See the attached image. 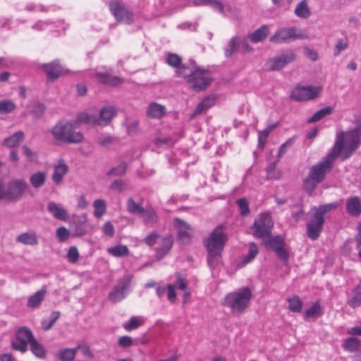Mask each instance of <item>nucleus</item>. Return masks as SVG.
<instances>
[{
  "instance_id": "nucleus-34",
  "label": "nucleus",
  "mask_w": 361,
  "mask_h": 361,
  "mask_svg": "<svg viewBox=\"0 0 361 361\" xmlns=\"http://www.w3.org/2000/svg\"><path fill=\"white\" fill-rule=\"evenodd\" d=\"M67 172L68 167L64 163H61L56 166L52 176L54 182L56 184H59Z\"/></svg>"
},
{
  "instance_id": "nucleus-42",
  "label": "nucleus",
  "mask_w": 361,
  "mask_h": 361,
  "mask_svg": "<svg viewBox=\"0 0 361 361\" xmlns=\"http://www.w3.org/2000/svg\"><path fill=\"white\" fill-rule=\"evenodd\" d=\"M127 211L130 214L140 215L144 212V207L139 203H136L131 197L128 198L126 202Z\"/></svg>"
},
{
  "instance_id": "nucleus-19",
  "label": "nucleus",
  "mask_w": 361,
  "mask_h": 361,
  "mask_svg": "<svg viewBox=\"0 0 361 361\" xmlns=\"http://www.w3.org/2000/svg\"><path fill=\"white\" fill-rule=\"evenodd\" d=\"M116 114V111L114 107L111 106H105L102 107L100 110L99 116L97 117L98 126H107Z\"/></svg>"
},
{
  "instance_id": "nucleus-49",
  "label": "nucleus",
  "mask_w": 361,
  "mask_h": 361,
  "mask_svg": "<svg viewBox=\"0 0 361 361\" xmlns=\"http://www.w3.org/2000/svg\"><path fill=\"white\" fill-rule=\"evenodd\" d=\"M85 221L86 219L84 217V220L80 221L75 224L72 234L73 237L83 236L87 233Z\"/></svg>"
},
{
  "instance_id": "nucleus-47",
  "label": "nucleus",
  "mask_w": 361,
  "mask_h": 361,
  "mask_svg": "<svg viewBox=\"0 0 361 361\" xmlns=\"http://www.w3.org/2000/svg\"><path fill=\"white\" fill-rule=\"evenodd\" d=\"M46 110V106L41 102H35L31 109V114L35 119H39L42 117Z\"/></svg>"
},
{
  "instance_id": "nucleus-56",
  "label": "nucleus",
  "mask_w": 361,
  "mask_h": 361,
  "mask_svg": "<svg viewBox=\"0 0 361 361\" xmlns=\"http://www.w3.org/2000/svg\"><path fill=\"white\" fill-rule=\"evenodd\" d=\"M348 47V42L347 39H339L336 42L334 51V56H338L341 51L346 49Z\"/></svg>"
},
{
  "instance_id": "nucleus-43",
  "label": "nucleus",
  "mask_w": 361,
  "mask_h": 361,
  "mask_svg": "<svg viewBox=\"0 0 361 361\" xmlns=\"http://www.w3.org/2000/svg\"><path fill=\"white\" fill-rule=\"evenodd\" d=\"M258 252L259 249L257 245L255 243H250L248 253L243 257L242 260L243 264H247L252 262L256 257Z\"/></svg>"
},
{
  "instance_id": "nucleus-22",
  "label": "nucleus",
  "mask_w": 361,
  "mask_h": 361,
  "mask_svg": "<svg viewBox=\"0 0 361 361\" xmlns=\"http://www.w3.org/2000/svg\"><path fill=\"white\" fill-rule=\"evenodd\" d=\"M198 68L196 66V63L194 60L190 61V64L182 63L181 66L177 69L176 73L178 77L187 79L189 81V78H192L193 73L196 72V68Z\"/></svg>"
},
{
  "instance_id": "nucleus-17",
  "label": "nucleus",
  "mask_w": 361,
  "mask_h": 361,
  "mask_svg": "<svg viewBox=\"0 0 361 361\" xmlns=\"http://www.w3.org/2000/svg\"><path fill=\"white\" fill-rule=\"evenodd\" d=\"M41 67L46 73L47 78L51 80L57 79L67 72V70L60 64L59 61L58 60L44 63Z\"/></svg>"
},
{
  "instance_id": "nucleus-51",
  "label": "nucleus",
  "mask_w": 361,
  "mask_h": 361,
  "mask_svg": "<svg viewBox=\"0 0 361 361\" xmlns=\"http://www.w3.org/2000/svg\"><path fill=\"white\" fill-rule=\"evenodd\" d=\"M166 63L171 67L178 69L182 64V59L176 54L169 53Z\"/></svg>"
},
{
  "instance_id": "nucleus-15",
  "label": "nucleus",
  "mask_w": 361,
  "mask_h": 361,
  "mask_svg": "<svg viewBox=\"0 0 361 361\" xmlns=\"http://www.w3.org/2000/svg\"><path fill=\"white\" fill-rule=\"evenodd\" d=\"M174 226L177 231V240L181 245L189 244L193 235V228L185 221L179 219H174Z\"/></svg>"
},
{
  "instance_id": "nucleus-61",
  "label": "nucleus",
  "mask_w": 361,
  "mask_h": 361,
  "mask_svg": "<svg viewBox=\"0 0 361 361\" xmlns=\"http://www.w3.org/2000/svg\"><path fill=\"white\" fill-rule=\"evenodd\" d=\"M23 150L24 155L27 157L29 161H34L37 158V153L32 151L30 148H29L27 145H23L22 147Z\"/></svg>"
},
{
  "instance_id": "nucleus-46",
  "label": "nucleus",
  "mask_w": 361,
  "mask_h": 361,
  "mask_svg": "<svg viewBox=\"0 0 361 361\" xmlns=\"http://www.w3.org/2000/svg\"><path fill=\"white\" fill-rule=\"evenodd\" d=\"M16 109V104L11 100H0V114H8Z\"/></svg>"
},
{
  "instance_id": "nucleus-38",
  "label": "nucleus",
  "mask_w": 361,
  "mask_h": 361,
  "mask_svg": "<svg viewBox=\"0 0 361 361\" xmlns=\"http://www.w3.org/2000/svg\"><path fill=\"white\" fill-rule=\"evenodd\" d=\"M348 304L353 308L361 305V285H357L353 290V295L348 299Z\"/></svg>"
},
{
  "instance_id": "nucleus-26",
  "label": "nucleus",
  "mask_w": 361,
  "mask_h": 361,
  "mask_svg": "<svg viewBox=\"0 0 361 361\" xmlns=\"http://www.w3.org/2000/svg\"><path fill=\"white\" fill-rule=\"evenodd\" d=\"M95 77L100 82L111 86H117L123 82L122 78L118 76H113L107 73L97 72L95 73Z\"/></svg>"
},
{
  "instance_id": "nucleus-31",
  "label": "nucleus",
  "mask_w": 361,
  "mask_h": 361,
  "mask_svg": "<svg viewBox=\"0 0 361 361\" xmlns=\"http://www.w3.org/2000/svg\"><path fill=\"white\" fill-rule=\"evenodd\" d=\"M322 308L318 301L313 303V305L307 308L304 313V319H307L310 318H317L322 315Z\"/></svg>"
},
{
  "instance_id": "nucleus-40",
  "label": "nucleus",
  "mask_w": 361,
  "mask_h": 361,
  "mask_svg": "<svg viewBox=\"0 0 361 361\" xmlns=\"http://www.w3.org/2000/svg\"><path fill=\"white\" fill-rule=\"evenodd\" d=\"M30 345L32 353L36 357L41 359H43L46 357V350L44 347L41 343H39L35 338L31 341Z\"/></svg>"
},
{
  "instance_id": "nucleus-13",
  "label": "nucleus",
  "mask_w": 361,
  "mask_h": 361,
  "mask_svg": "<svg viewBox=\"0 0 361 361\" xmlns=\"http://www.w3.org/2000/svg\"><path fill=\"white\" fill-rule=\"evenodd\" d=\"M109 9L118 22L131 24L133 23V14L123 3L114 1L109 3Z\"/></svg>"
},
{
  "instance_id": "nucleus-3",
  "label": "nucleus",
  "mask_w": 361,
  "mask_h": 361,
  "mask_svg": "<svg viewBox=\"0 0 361 361\" xmlns=\"http://www.w3.org/2000/svg\"><path fill=\"white\" fill-rule=\"evenodd\" d=\"M77 121H60L52 128L51 133L57 142L63 143H79L84 137L80 132L75 131Z\"/></svg>"
},
{
  "instance_id": "nucleus-53",
  "label": "nucleus",
  "mask_w": 361,
  "mask_h": 361,
  "mask_svg": "<svg viewBox=\"0 0 361 361\" xmlns=\"http://www.w3.org/2000/svg\"><path fill=\"white\" fill-rule=\"evenodd\" d=\"M221 255V253L218 252H208L207 264L212 269L219 264Z\"/></svg>"
},
{
  "instance_id": "nucleus-41",
  "label": "nucleus",
  "mask_w": 361,
  "mask_h": 361,
  "mask_svg": "<svg viewBox=\"0 0 361 361\" xmlns=\"http://www.w3.org/2000/svg\"><path fill=\"white\" fill-rule=\"evenodd\" d=\"M60 315L61 313L59 311L52 312L48 319H43L42 321V329L44 331H48L51 329L55 322L59 318Z\"/></svg>"
},
{
  "instance_id": "nucleus-12",
  "label": "nucleus",
  "mask_w": 361,
  "mask_h": 361,
  "mask_svg": "<svg viewBox=\"0 0 361 361\" xmlns=\"http://www.w3.org/2000/svg\"><path fill=\"white\" fill-rule=\"evenodd\" d=\"M264 244L270 247L276 255L283 262L287 263L289 259V253L285 249V240L281 235L269 236L264 240Z\"/></svg>"
},
{
  "instance_id": "nucleus-35",
  "label": "nucleus",
  "mask_w": 361,
  "mask_h": 361,
  "mask_svg": "<svg viewBox=\"0 0 361 361\" xmlns=\"http://www.w3.org/2000/svg\"><path fill=\"white\" fill-rule=\"evenodd\" d=\"M47 179V173L44 172H37L30 177V182L35 188H39L45 183Z\"/></svg>"
},
{
  "instance_id": "nucleus-58",
  "label": "nucleus",
  "mask_w": 361,
  "mask_h": 361,
  "mask_svg": "<svg viewBox=\"0 0 361 361\" xmlns=\"http://www.w3.org/2000/svg\"><path fill=\"white\" fill-rule=\"evenodd\" d=\"M161 238V236L157 233H152L145 237L144 241L147 245L152 247L156 243H159Z\"/></svg>"
},
{
  "instance_id": "nucleus-9",
  "label": "nucleus",
  "mask_w": 361,
  "mask_h": 361,
  "mask_svg": "<svg viewBox=\"0 0 361 361\" xmlns=\"http://www.w3.org/2000/svg\"><path fill=\"white\" fill-rule=\"evenodd\" d=\"M297 32L298 29L295 27H281L270 37L269 41L274 44H281L305 38L304 35Z\"/></svg>"
},
{
  "instance_id": "nucleus-57",
  "label": "nucleus",
  "mask_w": 361,
  "mask_h": 361,
  "mask_svg": "<svg viewBox=\"0 0 361 361\" xmlns=\"http://www.w3.org/2000/svg\"><path fill=\"white\" fill-rule=\"evenodd\" d=\"M126 130L129 135H137L140 132L139 121L135 120L129 123L126 127Z\"/></svg>"
},
{
  "instance_id": "nucleus-16",
  "label": "nucleus",
  "mask_w": 361,
  "mask_h": 361,
  "mask_svg": "<svg viewBox=\"0 0 361 361\" xmlns=\"http://www.w3.org/2000/svg\"><path fill=\"white\" fill-rule=\"evenodd\" d=\"M207 72L206 69L197 68L196 72L193 73L192 78H189L188 82L191 85L193 90L196 91H202L205 90L212 81V78L207 77L204 73Z\"/></svg>"
},
{
  "instance_id": "nucleus-48",
  "label": "nucleus",
  "mask_w": 361,
  "mask_h": 361,
  "mask_svg": "<svg viewBox=\"0 0 361 361\" xmlns=\"http://www.w3.org/2000/svg\"><path fill=\"white\" fill-rule=\"evenodd\" d=\"M93 206L94 208V214L97 218H100L106 212V204L104 201L102 200H96Z\"/></svg>"
},
{
  "instance_id": "nucleus-55",
  "label": "nucleus",
  "mask_w": 361,
  "mask_h": 361,
  "mask_svg": "<svg viewBox=\"0 0 361 361\" xmlns=\"http://www.w3.org/2000/svg\"><path fill=\"white\" fill-rule=\"evenodd\" d=\"M141 325L142 322L135 316H133L130 318L128 322L123 325V328L126 331H130L138 328Z\"/></svg>"
},
{
  "instance_id": "nucleus-20",
  "label": "nucleus",
  "mask_w": 361,
  "mask_h": 361,
  "mask_svg": "<svg viewBox=\"0 0 361 361\" xmlns=\"http://www.w3.org/2000/svg\"><path fill=\"white\" fill-rule=\"evenodd\" d=\"M345 209L352 216L358 217L361 214V200L357 196L349 197L346 200Z\"/></svg>"
},
{
  "instance_id": "nucleus-11",
  "label": "nucleus",
  "mask_w": 361,
  "mask_h": 361,
  "mask_svg": "<svg viewBox=\"0 0 361 361\" xmlns=\"http://www.w3.org/2000/svg\"><path fill=\"white\" fill-rule=\"evenodd\" d=\"M272 226L271 216L268 214H262L252 225L254 235L259 238H268L271 235Z\"/></svg>"
},
{
  "instance_id": "nucleus-10",
  "label": "nucleus",
  "mask_w": 361,
  "mask_h": 361,
  "mask_svg": "<svg viewBox=\"0 0 361 361\" xmlns=\"http://www.w3.org/2000/svg\"><path fill=\"white\" fill-rule=\"evenodd\" d=\"M321 87L312 86H298L290 92V98L295 102L312 100L317 98Z\"/></svg>"
},
{
  "instance_id": "nucleus-27",
  "label": "nucleus",
  "mask_w": 361,
  "mask_h": 361,
  "mask_svg": "<svg viewBox=\"0 0 361 361\" xmlns=\"http://www.w3.org/2000/svg\"><path fill=\"white\" fill-rule=\"evenodd\" d=\"M140 216L142 218V221L145 224L154 225L159 221V216L152 206L146 207L144 209V212L140 214Z\"/></svg>"
},
{
  "instance_id": "nucleus-18",
  "label": "nucleus",
  "mask_w": 361,
  "mask_h": 361,
  "mask_svg": "<svg viewBox=\"0 0 361 361\" xmlns=\"http://www.w3.org/2000/svg\"><path fill=\"white\" fill-rule=\"evenodd\" d=\"M173 243L171 235L161 236L159 241V247L157 248L156 257L157 259H162L171 250Z\"/></svg>"
},
{
  "instance_id": "nucleus-21",
  "label": "nucleus",
  "mask_w": 361,
  "mask_h": 361,
  "mask_svg": "<svg viewBox=\"0 0 361 361\" xmlns=\"http://www.w3.org/2000/svg\"><path fill=\"white\" fill-rule=\"evenodd\" d=\"M47 293V288L43 286L40 290L30 295L27 302V307L31 309H35L40 306L44 300Z\"/></svg>"
},
{
  "instance_id": "nucleus-44",
  "label": "nucleus",
  "mask_w": 361,
  "mask_h": 361,
  "mask_svg": "<svg viewBox=\"0 0 361 361\" xmlns=\"http://www.w3.org/2000/svg\"><path fill=\"white\" fill-rule=\"evenodd\" d=\"M77 122L83 123L85 124H90L93 126H98L97 116L89 114L85 112L80 113L77 117Z\"/></svg>"
},
{
  "instance_id": "nucleus-6",
  "label": "nucleus",
  "mask_w": 361,
  "mask_h": 361,
  "mask_svg": "<svg viewBox=\"0 0 361 361\" xmlns=\"http://www.w3.org/2000/svg\"><path fill=\"white\" fill-rule=\"evenodd\" d=\"M296 59V54L292 49H288L281 54L269 59L264 65L267 71H279Z\"/></svg>"
},
{
  "instance_id": "nucleus-7",
  "label": "nucleus",
  "mask_w": 361,
  "mask_h": 361,
  "mask_svg": "<svg viewBox=\"0 0 361 361\" xmlns=\"http://www.w3.org/2000/svg\"><path fill=\"white\" fill-rule=\"evenodd\" d=\"M27 188L28 185L24 180H13L8 183L6 188L4 185V200L18 201Z\"/></svg>"
},
{
  "instance_id": "nucleus-37",
  "label": "nucleus",
  "mask_w": 361,
  "mask_h": 361,
  "mask_svg": "<svg viewBox=\"0 0 361 361\" xmlns=\"http://www.w3.org/2000/svg\"><path fill=\"white\" fill-rule=\"evenodd\" d=\"M287 301L290 312L298 313L302 311L303 302L298 295L288 298Z\"/></svg>"
},
{
  "instance_id": "nucleus-8",
  "label": "nucleus",
  "mask_w": 361,
  "mask_h": 361,
  "mask_svg": "<svg viewBox=\"0 0 361 361\" xmlns=\"http://www.w3.org/2000/svg\"><path fill=\"white\" fill-rule=\"evenodd\" d=\"M133 279V276L132 274H126L119 279L117 284L109 293L108 296L109 300L111 302L116 303L124 299Z\"/></svg>"
},
{
  "instance_id": "nucleus-23",
  "label": "nucleus",
  "mask_w": 361,
  "mask_h": 361,
  "mask_svg": "<svg viewBox=\"0 0 361 361\" xmlns=\"http://www.w3.org/2000/svg\"><path fill=\"white\" fill-rule=\"evenodd\" d=\"M47 210L56 219L66 221L68 218V214L66 210L54 202H50L48 203Z\"/></svg>"
},
{
  "instance_id": "nucleus-36",
  "label": "nucleus",
  "mask_w": 361,
  "mask_h": 361,
  "mask_svg": "<svg viewBox=\"0 0 361 361\" xmlns=\"http://www.w3.org/2000/svg\"><path fill=\"white\" fill-rule=\"evenodd\" d=\"M333 107L326 106L316 111L310 118H308V123H314L322 120L326 116L330 115L333 112Z\"/></svg>"
},
{
  "instance_id": "nucleus-45",
  "label": "nucleus",
  "mask_w": 361,
  "mask_h": 361,
  "mask_svg": "<svg viewBox=\"0 0 361 361\" xmlns=\"http://www.w3.org/2000/svg\"><path fill=\"white\" fill-rule=\"evenodd\" d=\"M361 346V341L355 337H350L345 339L343 348L350 352H354Z\"/></svg>"
},
{
  "instance_id": "nucleus-33",
  "label": "nucleus",
  "mask_w": 361,
  "mask_h": 361,
  "mask_svg": "<svg viewBox=\"0 0 361 361\" xmlns=\"http://www.w3.org/2000/svg\"><path fill=\"white\" fill-rule=\"evenodd\" d=\"M78 348H63L59 350L57 357L60 361H74Z\"/></svg>"
},
{
  "instance_id": "nucleus-63",
  "label": "nucleus",
  "mask_w": 361,
  "mask_h": 361,
  "mask_svg": "<svg viewBox=\"0 0 361 361\" xmlns=\"http://www.w3.org/2000/svg\"><path fill=\"white\" fill-rule=\"evenodd\" d=\"M125 183L122 180H114L109 186V189L121 192L125 188Z\"/></svg>"
},
{
  "instance_id": "nucleus-30",
  "label": "nucleus",
  "mask_w": 361,
  "mask_h": 361,
  "mask_svg": "<svg viewBox=\"0 0 361 361\" xmlns=\"http://www.w3.org/2000/svg\"><path fill=\"white\" fill-rule=\"evenodd\" d=\"M240 45L238 37H233L228 42L227 46L224 48V54L226 58L231 57L239 49Z\"/></svg>"
},
{
  "instance_id": "nucleus-25",
  "label": "nucleus",
  "mask_w": 361,
  "mask_h": 361,
  "mask_svg": "<svg viewBox=\"0 0 361 361\" xmlns=\"http://www.w3.org/2000/svg\"><path fill=\"white\" fill-rule=\"evenodd\" d=\"M146 114L151 118H161L166 114V108L164 106L157 102H152L148 106Z\"/></svg>"
},
{
  "instance_id": "nucleus-52",
  "label": "nucleus",
  "mask_w": 361,
  "mask_h": 361,
  "mask_svg": "<svg viewBox=\"0 0 361 361\" xmlns=\"http://www.w3.org/2000/svg\"><path fill=\"white\" fill-rule=\"evenodd\" d=\"M237 205L240 209V213L242 216H247L250 213L249 202L246 198H240L236 201Z\"/></svg>"
},
{
  "instance_id": "nucleus-39",
  "label": "nucleus",
  "mask_w": 361,
  "mask_h": 361,
  "mask_svg": "<svg viewBox=\"0 0 361 361\" xmlns=\"http://www.w3.org/2000/svg\"><path fill=\"white\" fill-rule=\"evenodd\" d=\"M107 252L116 257H126L129 254V250L128 247L123 245L108 247Z\"/></svg>"
},
{
  "instance_id": "nucleus-50",
  "label": "nucleus",
  "mask_w": 361,
  "mask_h": 361,
  "mask_svg": "<svg viewBox=\"0 0 361 361\" xmlns=\"http://www.w3.org/2000/svg\"><path fill=\"white\" fill-rule=\"evenodd\" d=\"M127 169V164L125 162H121L118 166L112 168L110 169L107 175L108 176H123L126 174Z\"/></svg>"
},
{
  "instance_id": "nucleus-28",
  "label": "nucleus",
  "mask_w": 361,
  "mask_h": 361,
  "mask_svg": "<svg viewBox=\"0 0 361 361\" xmlns=\"http://www.w3.org/2000/svg\"><path fill=\"white\" fill-rule=\"evenodd\" d=\"M295 15L302 19H307L311 16V11L307 4V0L300 1L295 6Z\"/></svg>"
},
{
  "instance_id": "nucleus-14",
  "label": "nucleus",
  "mask_w": 361,
  "mask_h": 361,
  "mask_svg": "<svg viewBox=\"0 0 361 361\" xmlns=\"http://www.w3.org/2000/svg\"><path fill=\"white\" fill-rule=\"evenodd\" d=\"M31 330L25 326L20 327L16 334V340L12 342V348L21 353H25L27 349V344L35 339Z\"/></svg>"
},
{
  "instance_id": "nucleus-32",
  "label": "nucleus",
  "mask_w": 361,
  "mask_h": 361,
  "mask_svg": "<svg viewBox=\"0 0 361 361\" xmlns=\"http://www.w3.org/2000/svg\"><path fill=\"white\" fill-rule=\"evenodd\" d=\"M24 140V133L23 131H18L5 138L4 144L8 147L13 148L18 146Z\"/></svg>"
},
{
  "instance_id": "nucleus-62",
  "label": "nucleus",
  "mask_w": 361,
  "mask_h": 361,
  "mask_svg": "<svg viewBox=\"0 0 361 361\" xmlns=\"http://www.w3.org/2000/svg\"><path fill=\"white\" fill-rule=\"evenodd\" d=\"M118 345L121 348H128L133 345V338L128 336H123L118 338Z\"/></svg>"
},
{
  "instance_id": "nucleus-4",
  "label": "nucleus",
  "mask_w": 361,
  "mask_h": 361,
  "mask_svg": "<svg viewBox=\"0 0 361 361\" xmlns=\"http://www.w3.org/2000/svg\"><path fill=\"white\" fill-rule=\"evenodd\" d=\"M252 291L248 287H243L229 293L225 297L224 305L228 307L234 314L240 315L249 307Z\"/></svg>"
},
{
  "instance_id": "nucleus-60",
  "label": "nucleus",
  "mask_w": 361,
  "mask_h": 361,
  "mask_svg": "<svg viewBox=\"0 0 361 361\" xmlns=\"http://www.w3.org/2000/svg\"><path fill=\"white\" fill-rule=\"evenodd\" d=\"M67 258L71 263H75L79 259V252L76 247L72 246L67 253Z\"/></svg>"
},
{
  "instance_id": "nucleus-2",
  "label": "nucleus",
  "mask_w": 361,
  "mask_h": 361,
  "mask_svg": "<svg viewBox=\"0 0 361 361\" xmlns=\"http://www.w3.org/2000/svg\"><path fill=\"white\" fill-rule=\"evenodd\" d=\"M336 207V204L331 203L311 209L307 214L308 221L306 224L307 235L310 239L312 240L318 239L323 229L324 214L335 209Z\"/></svg>"
},
{
  "instance_id": "nucleus-54",
  "label": "nucleus",
  "mask_w": 361,
  "mask_h": 361,
  "mask_svg": "<svg viewBox=\"0 0 361 361\" xmlns=\"http://www.w3.org/2000/svg\"><path fill=\"white\" fill-rule=\"evenodd\" d=\"M56 235L59 241L65 242L71 236V233L66 227L61 226L56 229Z\"/></svg>"
},
{
  "instance_id": "nucleus-29",
  "label": "nucleus",
  "mask_w": 361,
  "mask_h": 361,
  "mask_svg": "<svg viewBox=\"0 0 361 361\" xmlns=\"http://www.w3.org/2000/svg\"><path fill=\"white\" fill-rule=\"evenodd\" d=\"M269 27L264 25L254 31L250 35V39L253 43H258L265 39L269 34Z\"/></svg>"
},
{
  "instance_id": "nucleus-59",
  "label": "nucleus",
  "mask_w": 361,
  "mask_h": 361,
  "mask_svg": "<svg viewBox=\"0 0 361 361\" xmlns=\"http://www.w3.org/2000/svg\"><path fill=\"white\" fill-rule=\"evenodd\" d=\"M115 137L110 135H102L97 138V142L102 147H107L115 141Z\"/></svg>"
},
{
  "instance_id": "nucleus-5",
  "label": "nucleus",
  "mask_w": 361,
  "mask_h": 361,
  "mask_svg": "<svg viewBox=\"0 0 361 361\" xmlns=\"http://www.w3.org/2000/svg\"><path fill=\"white\" fill-rule=\"evenodd\" d=\"M227 240V235L223 231V226H218L204 240V245L207 252L221 253Z\"/></svg>"
},
{
  "instance_id": "nucleus-1",
  "label": "nucleus",
  "mask_w": 361,
  "mask_h": 361,
  "mask_svg": "<svg viewBox=\"0 0 361 361\" xmlns=\"http://www.w3.org/2000/svg\"><path fill=\"white\" fill-rule=\"evenodd\" d=\"M360 133L361 124L347 131L336 133L331 150L320 161L310 168L309 173L303 180V188L309 195H312L317 185L324 180L337 158L343 161L352 157L361 144Z\"/></svg>"
},
{
  "instance_id": "nucleus-64",
  "label": "nucleus",
  "mask_w": 361,
  "mask_h": 361,
  "mask_svg": "<svg viewBox=\"0 0 361 361\" xmlns=\"http://www.w3.org/2000/svg\"><path fill=\"white\" fill-rule=\"evenodd\" d=\"M102 231L106 235L112 237L114 234V227L110 221H107L103 226Z\"/></svg>"
},
{
  "instance_id": "nucleus-24",
  "label": "nucleus",
  "mask_w": 361,
  "mask_h": 361,
  "mask_svg": "<svg viewBox=\"0 0 361 361\" xmlns=\"http://www.w3.org/2000/svg\"><path fill=\"white\" fill-rule=\"evenodd\" d=\"M17 243L25 245L35 246L38 244V237L35 231H28L20 233L16 237Z\"/></svg>"
}]
</instances>
